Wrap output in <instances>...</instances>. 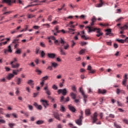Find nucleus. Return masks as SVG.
Listing matches in <instances>:
<instances>
[{
    "mask_svg": "<svg viewBox=\"0 0 128 128\" xmlns=\"http://www.w3.org/2000/svg\"><path fill=\"white\" fill-rule=\"evenodd\" d=\"M46 70H52V66H48Z\"/></svg>",
    "mask_w": 128,
    "mask_h": 128,
    "instance_id": "nucleus-62",
    "label": "nucleus"
},
{
    "mask_svg": "<svg viewBox=\"0 0 128 128\" xmlns=\"http://www.w3.org/2000/svg\"><path fill=\"white\" fill-rule=\"evenodd\" d=\"M78 26L77 22H74L72 21H70L67 25L66 26H69L71 28H74L76 26Z\"/></svg>",
    "mask_w": 128,
    "mask_h": 128,
    "instance_id": "nucleus-5",
    "label": "nucleus"
},
{
    "mask_svg": "<svg viewBox=\"0 0 128 128\" xmlns=\"http://www.w3.org/2000/svg\"><path fill=\"white\" fill-rule=\"evenodd\" d=\"M47 20H48V22H52V16L50 15L49 16H48Z\"/></svg>",
    "mask_w": 128,
    "mask_h": 128,
    "instance_id": "nucleus-38",
    "label": "nucleus"
},
{
    "mask_svg": "<svg viewBox=\"0 0 128 128\" xmlns=\"http://www.w3.org/2000/svg\"><path fill=\"white\" fill-rule=\"evenodd\" d=\"M122 20H124L123 17H120L119 18L116 20V22H120Z\"/></svg>",
    "mask_w": 128,
    "mask_h": 128,
    "instance_id": "nucleus-40",
    "label": "nucleus"
},
{
    "mask_svg": "<svg viewBox=\"0 0 128 128\" xmlns=\"http://www.w3.org/2000/svg\"><path fill=\"white\" fill-rule=\"evenodd\" d=\"M40 102H42V106H44V108H46L50 104H48V101L46 100H42L41 99L40 100Z\"/></svg>",
    "mask_w": 128,
    "mask_h": 128,
    "instance_id": "nucleus-6",
    "label": "nucleus"
},
{
    "mask_svg": "<svg viewBox=\"0 0 128 128\" xmlns=\"http://www.w3.org/2000/svg\"><path fill=\"white\" fill-rule=\"evenodd\" d=\"M123 122L125 123L126 124H128V120L127 119H124Z\"/></svg>",
    "mask_w": 128,
    "mask_h": 128,
    "instance_id": "nucleus-64",
    "label": "nucleus"
},
{
    "mask_svg": "<svg viewBox=\"0 0 128 128\" xmlns=\"http://www.w3.org/2000/svg\"><path fill=\"white\" fill-rule=\"evenodd\" d=\"M100 26H108V24H102V23H100Z\"/></svg>",
    "mask_w": 128,
    "mask_h": 128,
    "instance_id": "nucleus-56",
    "label": "nucleus"
},
{
    "mask_svg": "<svg viewBox=\"0 0 128 128\" xmlns=\"http://www.w3.org/2000/svg\"><path fill=\"white\" fill-rule=\"evenodd\" d=\"M52 88H53V90H58V86L56 84H54L52 86Z\"/></svg>",
    "mask_w": 128,
    "mask_h": 128,
    "instance_id": "nucleus-58",
    "label": "nucleus"
},
{
    "mask_svg": "<svg viewBox=\"0 0 128 128\" xmlns=\"http://www.w3.org/2000/svg\"><path fill=\"white\" fill-rule=\"evenodd\" d=\"M36 72H37L38 74V75L42 74V70L37 68L36 70Z\"/></svg>",
    "mask_w": 128,
    "mask_h": 128,
    "instance_id": "nucleus-41",
    "label": "nucleus"
},
{
    "mask_svg": "<svg viewBox=\"0 0 128 128\" xmlns=\"http://www.w3.org/2000/svg\"><path fill=\"white\" fill-rule=\"evenodd\" d=\"M51 66L52 68H56L58 66V64L56 62H51Z\"/></svg>",
    "mask_w": 128,
    "mask_h": 128,
    "instance_id": "nucleus-22",
    "label": "nucleus"
},
{
    "mask_svg": "<svg viewBox=\"0 0 128 128\" xmlns=\"http://www.w3.org/2000/svg\"><path fill=\"white\" fill-rule=\"evenodd\" d=\"M116 41L118 42H120L121 44H124V42H126L124 40H122V39L121 40L117 39Z\"/></svg>",
    "mask_w": 128,
    "mask_h": 128,
    "instance_id": "nucleus-45",
    "label": "nucleus"
},
{
    "mask_svg": "<svg viewBox=\"0 0 128 128\" xmlns=\"http://www.w3.org/2000/svg\"><path fill=\"white\" fill-rule=\"evenodd\" d=\"M43 26H46L48 28H50V24H43Z\"/></svg>",
    "mask_w": 128,
    "mask_h": 128,
    "instance_id": "nucleus-60",
    "label": "nucleus"
},
{
    "mask_svg": "<svg viewBox=\"0 0 128 128\" xmlns=\"http://www.w3.org/2000/svg\"><path fill=\"white\" fill-rule=\"evenodd\" d=\"M56 54L54 53H48V56L49 58H52L54 60V58H55L56 56Z\"/></svg>",
    "mask_w": 128,
    "mask_h": 128,
    "instance_id": "nucleus-12",
    "label": "nucleus"
},
{
    "mask_svg": "<svg viewBox=\"0 0 128 128\" xmlns=\"http://www.w3.org/2000/svg\"><path fill=\"white\" fill-rule=\"evenodd\" d=\"M40 54L42 58H44L46 56V53H44V50L40 52Z\"/></svg>",
    "mask_w": 128,
    "mask_h": 128,
    "instance_id": "nucleus-51",
    "label": "nucleus"
},
{
    "mask_svg": "<svg viewBox=\"0 0 128 128\" xmlns=\"http://www.w3.org/2000/svg\"><path fill=\"white\" fill-rule=\"evenodd\" d=\"M57 92L58 93V94H62L63 96L60 97V102H65L64 96H66V94H68V90H66V88L58 90L57 91Z\"/></svg>",
    "mask_w": 128,
    "mask_h": 128,
    "instance_id": "nucleus-3",
    "label": "nucleus"
},
{
    "mask_svg": "<svg viewBox=\"0 0 128 128\" xmlns=\"http://www.w3.org/2000/svg\"><path fill=\"white\" fill-rule=\"evenodd\" d=\"M40 46H42V48H46V44L42 42H40Z\"/></svg>",
    "mask_w": 128,
    "mask_h": 128,
    "instance_id": "nucleus-59",
    "label": "nucleus"
},
{
    "mask_svg": "<svg viewBox=\"0 0 128 128\" xmlns=\"http://www.w3.org/2000/svg\"><path fill=\"white\" fill-rule=\"evenodd\" d=\"M120 30H128V26L126 24H124L123 26L120 27Z\"/></svg>",
    "mask_w": 128,
    "mask_h": 128,
    "instance_id": "nucleus-20",
    "label": "nucleus"
},
{
    "mask_svg": "<svg viewBox=\"0 0 128 128\" xmlns=\"http://www.w3.org/2000/svg\"><path fill=\"white\" fill-rule=\"evenodd\" d=\"M82 118H84V117L82 116H80L79 118L75 120L76 124H78V126H82Z\"/></svg>",
    "mask_w": 128,
    "mask_h": 128,
    "instance_id": "nucleus-8",
    "label": "nucleus"
},
{
    "mask_svg": "<svg viewBox=\"0 0 128 128\" xmlns=\"http://www.w3.org/2000/svg\"><path fill=\"white\" fill-rule=\"evenodd\" d=\"M48 40H55L54 42V43L55 44H56L57 46H60V44H62V46H64V44H66V42L62 38H60V40H56V38L54 36H50L48 37Z\"/></svg>",
    "mask_w": 128,
    "mask_h": 128,
    "instance_id": "nucleus-1",
    "label": "nucleus"
},
{
    "mask_svg": "<svg viewBox=\"0 0 128 128\" xmlns=\"http://www.w3.org/2000/svg\"><path fill=\"white\" fill-rule=\"evenodd\" d=\"M58 24V21L56 20L53 21L52 22V24H54V25Z\"/></svg>",
    "mask_w": 128,
    "mask_h": 128,
    "instance_id": "nucleus-61",
    "label": "nucleus"
},
{
    "mask_svg": "<svg viewBox=\"0 0 128 128\" xmlns=\"http://www.w3.org/2000/svg\"><path fill=\"white\" fill-rule=\"evenodd\" d=\"M124 79L122 80V84L124 86L126 84V80H128V74H125L124 76Z\"/></svg>",
    "mask_w": 128,
    "mask_h": 128,
    "instance_id": "nucleus-16",
    "label": "nucleus"
},
{
    "mask_svg": "<svg viewBox=\"0 0 128 128\" xmlns=\"http://www.w3.org/2000/svg\"><path fill=\"white\" fill-rule=\"evenodd\" d=\"M54 30L55 32H56L58 34H60V30H58V26H56L54 28Z\"/></svg>",
    "mask_w": 128,
    "mask_h": 128,
    "instance_id": "nucleus-39",
    "label": "nucleus"
},
{
    "mask_svg": "<svg viewBox=\"0 0 128 128\" xmlns=\"http://www.w3.org/2000/svg\"><path fill=\"white\" fill-rule=\"evenodd\" d=\"M11 116H13L14 118H18V114L16 113L11 114Z\"/></svg>",
    "mask_w": 128,
    "mask_h": 128,
    "instance_id": "nucleus-44",
    "label": "nucleus"
},
{
    "mask_svg": "<svg viewBox=\"0 0 128 128\" xmlns=\"http://www.w3.org/2000/svg\"><path fill=\"white\" fill-rule=\"evenodd\" d=\"M72 90H73V92H76V88L75 86H72Z\"/></svg>",
    "mask_w": 128,
    "mask_h": 128,
    "instance_id": "nucleus-57",
    "label": "nucleus"
},
{
    "mask_svg": "<svg viewBox=\"0 0 128 128\" xmlns=\"http://www.w3.org/2000/svg\"><path fill=\"white\" fill-rule=\"evenodd\" d=\"M37 108H38V110H42V105H38Z\"/></svg>",
    "mask_w": 128,
    "mask_h": 128,
    "instance_id": "nucleus-63",
    "label": "nucleus"
},
{
    "mask_svg": "<svg viewBox=\"0 0 128 128\" xmlns=\"http://www.w3.org/2000/svg\"><path fill=\"white\" fill-rule=\"evenodd\" d=\"M48 76H45L42 78V82H44V80H48Z\"/></svg>",
    "mask_w": 128,
    "mask_h": 128,
    "instance_id": "nucleus-46",
    "label": "nucleus"
},
{
    "mask_svg": "<svg viewBox=\"0 0 128 128\" xmlns=\"http://www.w3.org/2000/svg\"><path fill=\"white\" fill-rule=\"evenodd\" d=\"M38 6V4L28 5L24 7V8H30V6Z\"/></svg>",
    "mask_w": 128,
    "mask_h": 128,
    "instance_id": "nucleus-53",
    "label": "nucleus"
},
{
    "mask_svg": "<svg viewBox=\"0 0 128 128\" xmlns=\"http://www.w3.org/2000/svg\"><path fill=\"white\" fill-rule=\"evenodd\" d=\"M96 16H93L92 19V22L90 23L91 26H94V22H96Z\"/></svg>",
    "mask_w": 128,
    "mask_h": 128,
    "instance_id": "nucleus-15",
    "label": "nucleus"
},
{
    "mask_svg": "<svg viewBox=\"0 0 128 128\" xmlns=\"http://www.w3.org/2000/svg\"><path fill=\"white\" fill-rule=\"evenodd\" d=\"M15 54H22V50L20 49H17V50L15 52Z\"/></svg>",
    "mask_w": 128,
    "mask_h": 128,
    "instance_id": "nucleus-37",
    "label": "nucleus"
},
{
    "mask_svg": "<svg viewBox=\"0 0 128 128\" xmlns=\"http://www.w3.org/2000/svg\"><path fill=\"white\" fill-rule=\"evenodd\" d=\"M14 76V75L12 74H10L7 76V79L8 80H10L11 78H12Z\"/></svg>",
    "mask_w": 128,
    "mask_h": 128,
    "instance_id": "nucleus-27",
    "label": "nucleus"
},
{
    "mask_svg": "<svg viewBox=\"0 0 128 128\" xmlns=\"http://www.w3.org/2000/svg\"><path fill=\"white\" fill-rule=\"evenodd\" d=\"M98 94H106V90L104 89H98Z\"/></svg>",
    "mask_w": 128,
    "mask_h": 128,
    "instance_id": "nucleus-18",
    "label": "nucleus"
},
{
    "mask_svg": "<svg viewBox=\"0 0 128 128\" xmlns=\"http://www.w3.org/2000/svg\"><path fill=\"white\" fill-rule=\"evenodd\" d=\"M114 126L115 128H122L120 127V125L118 124H116V122H114Z\"/></svg>",
    "mask_w": 128,
    "mask_h": 128,
    "instance_id": "nucleus-49",
    "label": "nucleus"
},
{
    "mask_svg": "<svg viewBox=\"0 0 128 128\" xmlns=\"http://www.w3.org/2000/svg\"><path fill=\"white\" fill-rule=\"evenodd\" d=\"M68 48H70V45H68V44L64 46V50H68Z\"/></svg>",
    "mask_w": 128,
    "mask_h": 128,
    "instance_id": "nucleus-50",
    "label": "nucleus"
},
{
    "mask_svg": "<svg viewBox=\"0 0 128 128\" xmlns=\"http://www.w3.org/2000/svg\"><path fill=\"white\" fill-rule=\"evenodd\" d=\"M16 32H18V30L16 29L10 32V34H16Z\"/></svg>",
    "mask_w": 128,
    "mask_h": 128,
    "instance_id": "nucleus-48",
    "label": "nucleus"
},
{
    "mask_svg": "<svg viewBox=\"0 0 128 128\" xmlns=\"http://www.w3.org/2000/svg\"><path fill=\"white\" fill-rule=\"evenodd\" d=\"M11 66L13 68H20V64H18V63H16V64H11Z\"/></svg>",
    "mask_w": 128,
    "mask_h": 128,
    "instance_id": "nucleus-21",
    "label": "nucleus"
},
{
    "mask_svg": "<svg viewBox=\"0 0 128 128\" xmlns=\"http://www.w3.org/2000/svg\"><path fill=\"white\" fill-rule=\"evenodd\" d=\"M60 54L62 56H66V52H64V50H62V48H60Z\"/></svg>",
    "mask_w": 128,
    "mask_h": 128,
    "instance_id": "nucleus-29",
    "label": "nucleus"
},
{
    "mask_svg": "<svg viewBox=\"0 0 128 128\" xmlns=\"http://www.w3.org/2000/svg\"><path fill=\"white\" fill-rule=\"evenodd\" d=\"M2 4H8L10 6V0H2Z\"/></svg>",
    "mask_w": 128,
    "mask_h": 128,
    "instance_id": "nucleus-26",
    "label": "nucleus"
},
{
    "mask_svg": "<svg viewBox=\"0 0 128 128\" xmlns=\"http://www.w3.org/2000/svg\"><path fill=\"white\" fill-rule=\"evenodd\" d=\"M85 114H86V116H90V110L86 109L85 110Z\"/></svg>",
    "mask_w": 128,
    "mask_h": 128,
    "instance_id": "nucleus-31",
    "label": "nucleus"
},
{
    "mask_svg": "<svg viewBox=\"0 0 128 128\" xmlns=\"http://www.w3.org/2000/svg\"><path fill=\"white\" fill-rule=\"evenodd\" d=\"M86 28L88 30V32H96H96L98 34L96 36L98 38L100 36H102L103 34L102 32H100V28H92V27H90V26H88Z\"/></svg>",
    "mask_w": 128,
    "mask_h": 128,
    "instance_id": "nucleus-2",
    "label": "nucleus"
},
{
    "mask_svg": "<svg viewBox=\"0 0 128 128\" xmlns=\"http://www.w3.org/2000/svg\"><path fill=\"white\" fill-rule=\"evenodd\" d=\"M18 62V58H14L13 59V60L10 62V64H14V62Z\"/></svg>",
    "mask_w": 128,
    "mask_h": 128,
    "instance_id": "nucleus-42",
    "label": "nucleus"
},
{
    "mask_svg": "<svg viewBox=\"0 0 128 128\" xmlns=\"http://www.w3.org/2000/svg\"><path fill=\"white\" fill-rule=\"evenodd\" d=\"M44 121L42 120H38L37 122H36V124H44Z\"/></svg>",
    "mask_w": 128,
    "mask_h": 128,
    "instance_id": "nucleus-32",
    "label": "nucleus"
},
{
    "mask_svg": "<svg viewBox=\"0 0 128 128\" xmlns=\"http://www.w3.org/2000/svg\"><path fill=\"white\" fill-rule=\"evenodd\" d=\"M53 116L56 120H60V114L58 112H54L53 113Z\"/></svg>",
    "mask_w": 128,
    "mask_h": 128,
    "instance_id": "nucleus-10",
    "label": "nucleus"
},
{
    "mask_svg": "<svg viewBox=\"0 0 128 128\" xmlns=\"http://www.w3.org/2000/svg\"><path fill=\"white\" fill-rule=\"evenodd\" d=\"M8 49H4V54H6L8 52H12V46L10 45H9L8 46Z\"/></svg>",
    "mask_w": 128,
    "mask_h": 128,
    "instance_id": "nucleus-7",
    "label": "nucleus"
},
{
    "mask_svg": "<svg viewBox=\"0 0 128 128\" xmlns=\"http://www.w3.org/2000/svg\"><path fill=\"white\" fill-rule=\"evenodd\" d=\"M93 121L92 124H94L96 120H98V113L95 112L93 115Z\"/></svg>",
    "mask_w": 128,
    "mask_h": 128,
    "instance_id": "nucleus-13",
    "label": "nucleus"
},
{
    "mask_svg": "<svg viewBox=\"0 0 128 128\" xmlns=\"http://www.w3.org/2000/svg\"><path fill=\"white\" fill-rule=\"evenodd\" d=\"M68 110L72 112H76V108L74 106H72V104L68 105Z\"/></svg>",
    "mask_w": 128,
    "mask_h": 128,
    "instance_id": "nucleus-9",
    "label": "nucleus"
},
{
    "mask_svg": "<svg viewBox=\"0 0 128 128\" xmlns=\"http://www.w3.org/2000/svg\"><path fill=\"white\" fill-rule=\"evenodd\" d=\"M44 90H45V93H46L48 96H50L52 94V92H50V89H48V86L44 87Z\"/></svg>",
    "mask_w": 128,
    "mask_h": 128,
    "instance_id": "nucleus-11",
    "label": "nucleus"
},
{
    "mask_svg": "<svg viewBox=\"0 0 128 128\" xmlns=\"http://www.w3.org/2000/svg\"><path fill=\"white\" fill-rule=\"evenodd\" d=\"M27 84H29L30 86L32 88H34V82L33 80H28Z\"/></svg>",
    "mask_w": 128,
    "mask_h": 128,
    "instance_id": "nucleus-17",
    "label": "nucleus"
},
{
    "mask_svg": "<svg viewBox=\"0 0 128 128\" xmlns=\"http://www.w3.org/2000/svg\"><path fill=\"white\" fill-rule=\"evenodd\" d=\"M87 70H90V72H89V74H94V72H96V70H92V66H88Z\"/></svg>",
    "mask_w": 128,
    "mask_h": 128,
    "instance_id": "nucleus-19",
    "label": "nucleus"
},
{
    "mask_svg": "<svg viewBox=\"0 0 128 128\" xmlns=\"http://www.w3.org/2000/svg\"><path fill=\"white\" fill-rule=\"evenodd\" d=\"M81 38H84L86 40H88L90 38L88 37H87L86 36L84 35H82L81 36Z\"/></svg>",
    "mask_w": 128,
    "mask_h": 128,
    "instance_id": "nucleus-43",
    "label": "nucleus"
},
{
    "mask_svg": "<svg viewBox=\"0 0 128 128\" xmlns=\"http://www.w3.org/2000/svg\"><path fill=\"white\" fill-rule=\"evenodd\" d=\"M18 40L15 38L13 40V42H12V44H16L18 43Z\"/></svg>",
    "mask_w": 128,
    "mask_h": 128,
    "instance_id": "nucleus-54",
    "label": "nucleus"
},
{
    "mask_svg": "<svg viewBox=\"0 0 128 128\" xmlns=\"http://www.w3.org/2000/svg\"><path fill=\"white\" fill-rule=\"evenodd\" d=\"M106 36H111L112 35V30L108 28V29H106Z\"/></svg>",
    "mask_w": 128,
    "mask_h": 128,
    "instance_id": "nucleus-24",
    "label": "nucleus"
},
{
    "mask_svg": "<svg viewBox=\"0 0 128 128\" xmlns=\"http://www.w3.org/2000/svg\"><path fill=\"white\" fill-rule=\"evenodd\" d=\"M86 52V49H82L80 50L79 54H84Z\"/></svg>",
    "mask_w": 128,
    "mask_h": 128,
    "instance_id": "nucleus-47",
    "label": "nucleus"
},
{
    "mask_svg": "<svg viewBox=\"0 0 128 128\" xmlns=\"http://www.w3.org/2000/svg\"><path fill=\"white\" fill-rule=\"evenodd\" d=\"M80 92L82 94V96H83V100L84 102V104H86V102L88 100L87 98L88 96V95L86 94H84V90H82V87H80L79 88Z\"/></svg>",
    "mask_w": 128,
    "mask_h": 128,
    "instance_id": "nucleus-4",
    "label": "nucleus"
},
{
    "mask_svg": "<svg viewBox=\"0 0 128 128\" xmlns=\"http://www.w3.org/2000/svg\"><path fill=\"white\" fill-rule=\"evenodd\" d=\"M100 4L95 5L96 8H102V5L104 4V1L102 0H99Z\"/></svg>",
    "mask_w": 128,
    "mask_h": 128,
    "instance_id": "nucleus-14",
    "label": "nucleus"
},
{
    "mask_svg": "<svg viewBox=\"0 0 128 128\" xmlns=\"http://www.w3.org/2000/svg\"><path fill=\"white\" fill-rule=\"evenodd\" d=\"M60 112H66V108H64V106L61 105L60 106Z\"/></svg>",
    "mask_w": 128,
    "mask_h": 128,
    "instance_id": "nucleus-28",
    "label": "nucleus"
},
{
    "mask_svg": "<svg viewBox=\"0 0 128 128\" xmlns=\"http://www.w3.org/2000/svg\"><path fill=\"white\" fill-rule=\"evenodd\" d=\"M122 92V90H120V88L116 89V92L117 94H120V92Z\"/></svg>",
    "mask_w": 128,
    "mask_h": 128,
    "instance_id": "nucleus-52",
    "label": "nucleus"
},
{
    "mask_svg": "<svg viewBox=\"0 0 128 128\" xmlns=\"http://www.w3.org/2000/svg\"><path fill=\"white\" fill-rule=\"evenodd\" d=\"M18 70H12V74L14 76H18Z\"/></svg>",
    "mask_w": 128,
    "mask_h": 128,
    "instance_id": "nucleus-34",
    "label": "nucleus"
},
{
    "mask_svg": "<svg viewBox=\"0 0 128 128\" xmlns=\"http://www.w3.org/2000/svg\"><path fill=\"white\" fill-rule=\"evenodd\" d=\"M70 96L73 100H76V94L74 93L73 92H71L70 93Z\"/></svg>",
    "mask_w": 128,
    "mask_h": 128,
    "instance_id": "nucleus-23",
    "label": "nucleus"
},
{
    "mask_svg": "<svg viewBox=\"0 0 128 128\" xmlns=\"http://www.w3.org/2000/svg\"><path fill=\"white\" fill-rule=\"evenodd\" d=\"M6 42H2V44H4V45L8 44V43L10 42V38H6Z\"/></svg>",
    "mask_w": 128,
    "mask_h": 128,
    "instance_id": "nucleus-30",
    "label": "nucleus"
},
{
    "mask_svg": "<svg viewBox=\"0 0 128 128\" xmlns=\"http://www.w3.org/2000/svg\"><path fill=\"white\" fill-rule=\"evenodd\" d=\"M40 48L38 47L36 48V51H35V54H38L40 53Z\"/></svg>",
    "mask_w": 128,
    "mask_h": 128,
    "instance_id": "nucleus-33",
    "label": "nucleus"
},
{
    "mask_svg": "<svg viewBox=\"0 0 128 128\" xmlns=\"http://www.w3.org/2000/svg\"><path fill=\"white\" fill-rule=\"evenodd\" d=\"M8 126L10 127V128H14V126H16V124L14 123H9L8 124Z\"/></svg>",
    "mask_w": 128,
    "mask_h": 128,
    "instance_id": "nucleus-36",
    "label": "nucleus"
},
{
    "mask_svg": "<svg viewBox=\"0 0 128 128\" xmlns=\"http://www.w3.org/2000/svg\"><path fill=\"white\" fill-rule=\"evenodd\" d=\"M0 82H6V79L5 78L0 79Z\"/></svg>",
    "mask_w": 128,
    "mask_h": 128,
    "instance_id": "nucleus-55",
    "label": "nucleus"
},
{
    "mask_svg": "<svg viewBox=\"0 0 128 128\" xmlns=\"http://www.w3.org/2000/svg\"><path fill=\"white\" fill-rule=\"evenodd\" d=\"M36 16L32 14H28L27 18H34Z\"/></svg>",
    "mask_w": 128,
    "mask_h": 128,
    "instance_id": "nucleus-35",
    "label": "nucleus"
},
{
    "mask_svg": "<svg viewBox=\"0 0 128 128\" xmlns=\"http://www.w3.org/2000/svg\"><path fill=\"white\" fill-rule=\"evenodd\" d=\"M16 84L20 86V84H22V78H17L16 80Z\"/></svg>",
    "mask_w": 128,
    "mask_h": 128,
    "instance_id": "nucleus-25",
    "label": "nucleus"
}]
</instances>
